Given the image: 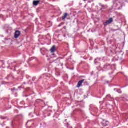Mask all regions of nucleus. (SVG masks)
<instances>
[{
	"mask_svg": "<svg viewBox=\"0 0 128 128\" xmlns=\"http://www.w3.org/2000/svg\"><path fill=\"white\" fill-rule=\"evenodd\" d=\"M20 36V32L17 30L15 32V34H14L15 38H18Z\"/></svg>",
	"mask_w": 128,
	"mask_h": 128,
	"instance_id": "1",
	"label": "nucleus"
},
{
	"mask_svg": "<svg viewBox=\"0 0 128 128\" xmlns=\"http://www.w3.org/2000/svg\"><path fill=\"white\" fill-rule=\"evenodd\" d=\"M84 82V80H80L78 84V86L77 87L78 88H80V86H82V82Z\"/></svg>",
	"mask_w": 128,
	"mask_h": 128,
	"instance_id": "2",
	"label": "nucleus"
},
{
	"mask_svg": "<svg viewBox=\"0 0 128 128\" xmlns=\"http://www.w3.org/2000/svg\"><path fill=\"white\" fill-rule=\"evenodd\" d=\"M40 0H34L33 2V4L34 6H36L40 3Z\"/></svg>",
	"mask_w": 128,
	"mask_h": 128,
	"instance_id": "3",
	"label": "nucleus"
},
{
	"mask_svg": "<svg viewBox=\"0 0 128 128\" xmlns=\"http://www.w3.org/2000/svg\"><path fill=\"white\" fill-rule=\"evenodd\" d=\"M108 122L105 121L104 120H103V121L102 122V124L103 126H108Z\"/></svg>",
	"mask_w": 128,
	"mask_h": 128,
	"instance_id": "4",
	"label": "nucleus"
},
{
	"mask_svg": "<svg viewBox=\"0 0 128 128\" xmlns=\"http://www.w3.org/2000/svg\"><path fill=\"white\" fill-rule=\"evenodd\" d=\"M68 16V13H64V16L62 17V20H64Z\"/></svg>",
	"mask_w": 128,
	"mask_h": 128,
	"instance_id": "5",
	"label": "nucleus"
},
{
	"mask_svg": "<svg viewBox=\"0 0 128 128\" xmlns=\"http://www.w3.org/2000/svg\"><path fill=\"white\" fill-rule=\"evenodd\" d=\"M56 50V46H53L50 49L51 52H54Z\"/></svg>",
	"mask_w": 128,
	"mask_h": 128,
	"instance_id": "6",
	"label": "nucleus"
},
{
	"mask_svg": "<svg viewBox=\"0 0 128 128\" xmlns=\"http://www.w3.org/2000/svg\"><path fill=\"white\" fill-rule=\"evenodd\" d=\"M108 22H109V24H112V22H114V19H112V18H110L108 20Z\"/></svg>",
	"mask_w": 128,
	"mask_h": 128,
	"instance_id": "7",
	"label": "nucleus"
},
{
	"mask_svg": "<svg viewBox=\"0 0 128 128\" xmlns=\"http://www.w3.org/2000/svg\"><path fill=\"white\" fill-rule=\"evenodd\" d=\"M104 26H108V24H110V23L108 22V21L104 22Z\"/></svg>",
	"mask_w": 128,
	"mask_h": 128,
	"instance_id": "8",
	"label": "nucleus"
},
{
	"mask_svg": "<svg viewBox=\"0 0 128 128\" xmlns=\"http://www.w3.org/2000/svg\"><path fill=\"white\" fill-rule=\"evenodd\" d=\"M116 92H118V94H122V90H117Z\"/></svg>",
	"mask_w": 128,
	"mask_h": 128,
	"instance_id": "9",
	"label": "nucleus"
},
{
	"mask_svg": "<svg viewBox=\"0 0 128 128\" xmlns=\"http://www.w3.org/2000/svg\"><path fill=\"white\" fill-rule=\"evenodd\" d=\"M118 2V0H116L114 2V4H116V3Z\"/></svg>",
	"mask_w": 128,
	"mask_h": 128,
	"instance_id": "10",
	"label": "nucleus"
},
{
	"mask_svg": "<svg viewBox=\"0 0 128 128\" xmlns=\"http://www.w3.org/2000/svg\"><path fill=\"white\" fill-rule=\"evenodd\" d=\"M14 90H16V89L14 88L12 90V92H14Z\"/></svg>",
	"mask_w": 128,
	"mask_h": 128,
	"instance_id": "11",
	"label": "nucleus"
},
{
	"mask_svg": "<svg viewBox=\"0 0 128 128\" xmlns=\"http://www.w3.org/2000/svg\"><path fill=\"white\" fill-rule=\"evenodd\" d=\"M118 3H119V4H123L124 2H118Z\"/></svg>",
	"mask_w": 128,
	"mask_h": 128,
	"instance_id": "12",
	"label": "nucleus"
},
{
	"mask_svg": "<svg viewBox=\"0 0 128 128\" xmlns=\"http://www.w3.org/2000/svg\"><path fill=\"white\" fill-rule=\"evenodd\" d=\"M64 30H66V26H64Z\"/></svg>",
	"mask_w": 128,
	"mask_h": 128,
	"instance_id": "13",
	"label": "nucleus"
},
{
	"mask_svg": "<svg viewBox=\"0 0 128 128\" xmlns=\"http://www.w3.org/2000/svg\"><path fill=\"white\" fill-rule=\"evenodd\" d=\"M34 80H36V78H33V79H32L33 82H34Z\"/></svg>",
	"mask_w": 128,
	"mask_h": 128,
	"instance_id": "14",
	"label": "nucleus"
},
{
	"mask_svg": "<svg viewBox=\"0 0 128 128\" xmlns=\"http://www.w3.org/2000/svg\"><path fill=\"white\" fill-rule=\"evenodd\" d=\"M24 84H26V82H24Z\"/></svg>",
	"mask_w": 128,
	"mask_h": 128,
	"instance_id": "15",
	"label": "nucleus"
},
{
	"mask_svg": "<svg viewBox=\"0 0 128 128\" xmlns=\"http://www.w3.org/2000/svg\"><path fill=\"white\" fill-rule=\"evenodd\" d=\"M84 0V2H86V0Z\"/></svg>",
	"mask_w": 128,
	"mask_h": 128,
	"instance_id": "16",
	"label": "nucleus"
}]
</instances>
